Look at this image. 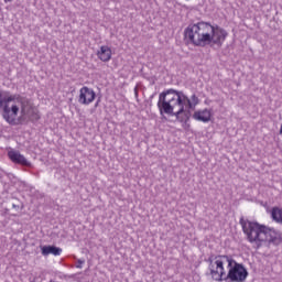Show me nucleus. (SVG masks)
I'll list each match as a JSON object with an SVG mask.
<instances>
[{
    "mask_svg": "<svg viewBox=\"0 0 282 282\" xmlns=\"http://www.w3.org/2000/svg\"><path fill=\"white\" fill-rule=\"evenodd\" d=\"M199 105V97L193 94L191 98L184 91L167 89L159 95L158 109L161 116H175L178 122L191 120V109Z\"/></svg>",
    "mask_w": 282,
    "mask_h": 282,
    "instance_id": "f257e3e1",
    "label": "nucleus"
},
{
    "mask_svg": "<svg viewBox=\"0 0 282 282\" xmlns=\"http://www.w3.org/2000/svg\"><path fill=\"white\" fill-rule=\"evenodd\" d=\"M184 34L185 39H188L192 45L196 47H206L208 45L221 47L226 43V39H228V31L226 29L204 21L188 25Z\"/></svg>",
    "mask_w": 282,
    "mask_h": 282,
    "instance_id": "f03ea898",
    "label": "nucleus"
},
{
    "mask_svg": "<svg viewBox=\"0 0 282 282\" xmlns=\"http://www.w3.org/2000/svg\"><path fill=\"white\" fill-rule=\"evenodd\" d=\"M0 109H2L3 120L8 124L17 127L23 124L24 116L28 113V109H32V105L20 94L1 96L0 93Z\"/></svg>",
    "mask_w": 282,
    "mask_h": 282,
    "instance_id": "7ed1b4c3",
    "label": "nucleus"
},
{
    "mask_svg": "<svg viewBox=\"0 0 282 282\" xmlns=\"http://www.w3.org/2000/svg\"><path fill=\"white\" fill-rule=\"evenodd\" d=\"M241 226L248 242L254 243L257 248H261L263 243H276L279 240L278 230L268 228L259 223L243 221Z\"/></svg>",
    "mask_w": 282,
    "mask_h": 282,
    "instance_id": "20e7f679",
    "label": "nucleus"
},
{
    "mask_svg": "<svg viewBox=\"0 0 282 282\" xmlns=\"http://www.w3.org/2000/svg\"><path fill=\"white\" fill-rule=\"evenodd\" d=\"M232 263V258L228 256H215L209 258L208 270L213 281H225Z\"/></svg>",
    "mask_w": 282,
    "mask_h": 282,
    "instance_id": "39448f33",
    "label": "nucleus"
},
{
    "mask_svg": "<svg viewBox=\"0 0 282 282\" xmlns=\"http://www.w3.org/2000/svg\"><path fill=\"white\" fill-rule=\"evenodd\" d=\"M232 262L227 271V275H225V281L245 282L248 279V269L234 259Z\"/></svg>",
    "mask_w": 282,
    "mask_h": 282,
    "instance_id": "423d86ee",
    "label": "nucleus"
},
{
    "mask_svg": "<svg viewBox=\"0 0 282 282\" xmlns=\"http://www.w3.org/2000/svg\"><path fill=\"white\" fill-rule=\"evenodd\" d=\"M94 100H96V91L87 86H84L79 89V105H91Z\"/></svg>",
    "mask_w": 282,
    "mask_h": 282,
    "instance_id": "0eeeda50",
    "label": "nucleus"
},
{
    "mask_svg": "<svg viewBox=\"0 0 282 282\" xmlns=\"http://www.w3.org/2000/svg\"><path fill=\"white\" fill-rule=\"evenodd\" d=\"M193 118L197 121V122H210V120H213V109H198L196 111H194L193 113Z\"/></svg>",
    "mask_w": 282,
    "mask_h": 282,
    "instance_id": "6e6552de",
    "label": "nucleus"
},
{
    "mask_svg": "<svg viewBox=\"0 0 282 282\" xmlns=\"http://www.w3.org/2000/svg\"><path fill=\"white\" fill-rule=\"evenodd\" d=\"M8 158L9 160H11V162H13V164H20L21 166H31L30 161H28V159H25V156L17 150L9 151Z\"/></svg>",
    "mask_w": 282,
    "mask_h": 282,
    "instance_id": "1a4fd4ad",
    "label": "nucleus"
},
{
    "mask_svg": "<svg viewBox=\"0 0 282 282\" xmlns=\"http://www.w3.org/2000/svg\"><path fill=\"white\" fill-rule=\"evenodd\" d=\"M112 51L111 47H109L108 45H102L100 46V48L97 51V57L99 58V61H101L102 63H109V61H111V56H112Z\"/></svg>",
    "mask_w": 282,
    "mask_h": 282,
    "instance_id": "9d476101",
    "label": "nucleus"
},
{
    "mask_svg": "<svg viewBox=\"0 0 282 282\" xmlns=\"http://www.w3.org/2000/svg\"><path fill=\"white\" fill-rule=\"evenodd\" d=\"M43 257H48V254H53L54 257H61L63 253V249L54 246H43L41 248Z\"/></svg>",
    "mask_w": 282,
    "mask_h": 282,
    "instance_id": "9b49d317",
    "label": "nucleus"
},
{
    "mask_svg": "<svg viewBox=\"0 0 282 282\" xmlns=\"http://www.w3.org/2000/svg\"><path fill=\"white\" fill-rule=\"evenodd\" d=\"M271 219L275 221V224H282V208L281 207H272L270 210Z\"/></svg>",
    "mask_w": 282,
    "mask_h": 282,
    "instance_id": "f8f14e48",
    "label": "nucleus"
},
{
    "mask_svg": "<svg viewBox=\"0 0 282 282\" xmlns=\"http://www.w3.org/2000/svg\"><path fill=\"white\" fill-rule=\"evenodd\" d=\"M4 1V3H10V2H12V0H3Z\"/></svg>",
    "mask_w": 282,
    "mask_h": 282,
    "instance_id": "ddd939ff",
    "label": "nucleus"
},
{
    "mask_svg": "<svg viewBox=\"0 0 282 282\" xmlns=\"http://www.w3.org/2000/svg\"><path fill=\"white\" fill-rule=\"evenodd\" d=\"M280 135H282V123H281V128H280Z\"/></svg>",
    "mask_w": 282,
    "mask_h": 282,
    "instance_id": "4468645a",
    "label": "nucleus"
}]
</instances>
